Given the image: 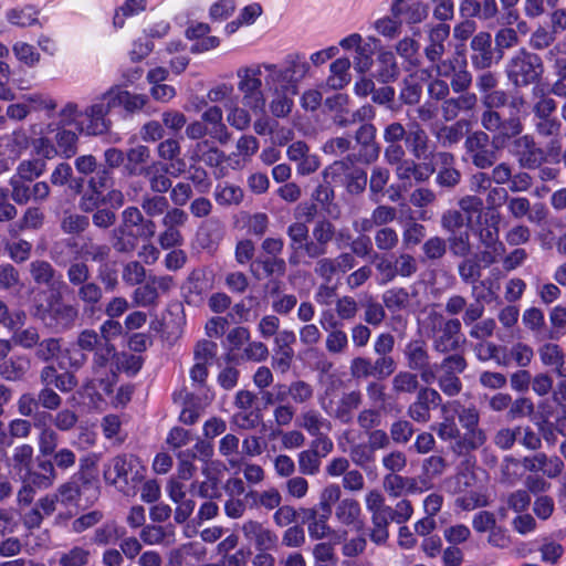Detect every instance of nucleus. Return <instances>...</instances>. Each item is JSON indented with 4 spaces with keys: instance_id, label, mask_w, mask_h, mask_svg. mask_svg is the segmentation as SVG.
I'll return each instance as SVG.
<instances>
[{
    "instance_id": "obj_1",
    "label": "nucleus",
    "mask_w": 566,
    "mask_h": 566,
    "mask_svg": "<svg viewBox=\"0 0 566 566\" xmlns=\"http://www.w3.org/2000/svg\"><path fill=\"white\" fill-rule=\"evenodd\" d=\"M157 231L156 222L146 218L135 206L125 208L122 212V223L112 231V248L117 253H132L138 241H149Z\"/></svg>"
},
{
    "instance_id": "obj_2",
    "label": "nucleus",
    "mask_w": 566,
    "mask_h": 566,
    "mask_svg": "<svg viewBox=\"0 0 566 566\" xmlns=\"http://www.w3.org/2000/svg\"><path fill=\"white\" fill-rule=\"evenodd\" d=\"M31 315L54 334L72 331L80 321V305L65 302L60 292L51 293L45 303L34 301Z\"/></svg>"
},
{
    "instance_id": "obj_3",
    "label": "nucleus",
    "mask_w": 566,
    "mask_h": 566,
    "mask_svg": "<svg viewBox=\"0 0 566 566\" xmlns=\"http://www.w3.org/2000/svg\"><path fill=\"white\" fill-rule=\"evenodd\" d=\"M258 67H260L265 88L272 94L284 92L297 94L298 83L310 70L308 63L298 54L289 55L281 65L261 63Z\"/></svg>"
},
{
    "instance_id": "obj_4",
    "label": "nucleus",
    "mask_w": 566,
    "mask_h": 566,
    "mask_svg": "<svg viewBox=\"0 0 566 566\" xmlns=\"http://www.w3.org/2000/svg\"><path fill=\"white\" fill-rule=\"evenodd\" d=\"M75 346L82 352L80 358H71L70 365L73 368H81L87 360V353H92L91 369L94 376H104L107 367L116 356V347L113 343L105 342L97 331L85 328L81 331L75 339Z\"/></svg>"
},
{
    "instance_id": "obj_5",
    "label": "nucleus",
    "mask_w": 566,
    "mask_h": 566,
    "mask_svg": "<svg viewBox=\"0 0 566 566\" xmlns=\"http://www.w3.org/2000/svg\"><path fill=\"white\" fill-rule=\"evenodd\" d=\"M423 327L437 354L452 355L461 347L462 323L457 317H446L442 313L431 310L423 322Z\"/></svg>"
},
{
    "instance_id": "obj_6",
    "label": "nucleus",
    "mask_w": 566,
    "mask_h": 566,
    "mask_svg": "<svg viewBox=\"0 0 566 566\" xmlns=\"http://www.w3.org/2000/svg\"><path fill=\"white\" fill-rule=\"evenodd\" d=\"M69 284L75 291V297L83 307V313L93 316L101 308L104 289L92 279V272L86 262H71L66 269Z\"/></svg>"
},
{
    "instance_id": "obj_7",
    "label": "nucleus",
    "mask_w": 566,
    "mask_h": 566,
    "mask_svg": "<svg viewBox=\"0 0 566 566\" xmlns=\"http://www.w3.org/2000/svg\"><path fill=\"white\" fill-rule=\"evenodd\" d=\"M543 73L542 57L526 49L518 50L507 60L505 65L506 78L515 88L538 83Z\"/></svg>"
},
{
    "instance_id": "obj_8",
    "label": "nucleus",
    "mask_w": 566,
    "mask_h": 566,
    "mask_svg": "<svg viewBox=\"0 0 566 566\" xmlns=\"http://www.w3.org/2000/svg\"><path fill=\"white\" fill-rule=\"evenodd\" d=\"M57 479V472L51 460L36 459L35 467L29 468L21 476V486L17 492V503L19 506H29L36 491H43L52 488Z\"/></svg>"
},
{
    "instance_id": "obj_9",
    "label": "nucleus",
    "mask_w": 566,
    "mask_h": 566,
    "mask_svg": "<svg viewBox=\"0 0 566 566\" xmlns=\"http://www.w3.org/2000/svg\"><path fill=\"white\" fill-rule=\"evenodd\" d=\"M463 146L468 160L479 170H485L497 163L504 145L499 137H491L484 130H472L465 136Z\"/></svg>"
},
{
    "instance_id": "obj_10",
    "label": "nucleus",
    "mask_w": 566,
    "mask_h": 566,
    "mask_svg": "<svg viewBox=\"0 0 566 566\" xmlns=\"http://www.w3.org/2000/svg\"><path fill=\"white\" fill-rule=\"evenodd\" d=\"M138 467V460L134 455H116L105 464L104 479L107 483L117 486L124 494H134L136 483L143 479Z\"/></svg>"
},
{
    "instance_id": "obj_11",
    "label": "nucleus",
    "mask_w": 566,
    "mask_h": 566,
    "mask_svg": "<svg viewBox=\"0 0 566 566\" xmlns=\"http://www.w3.org/2000/svg\"><path fill=\"white\" fill-rule=\"evenodd\" d=\"M238 90L242 94V104L252 113H263L266 97L262 88L263 80L260 67L256 65L243 66L237 71Z\"/></svg>"
},
{
    "instance_id": "obj_12",
    "label": "nucleus",
    "mask_w": 566,
    "mask_h": 566,
    "mask_svg": "<svg viewBox=\"0 0 566 566\" xmlns=\"http://www.w3.org/2000/svg\"><path fill=\"white\" fill-rule=\"evenodd\" d=\"M453 492L462 494L455 500L457 506L465 511L488 505V497L483 492V486L478 484L475 473L465 468L459 471L452 479Z\"/></svg>"
},
{
    "instance_id": "obj_13",
    "label": "nucleus",
    "mask_w": 566,
    "mask_h": 566,
    "mask_svg": "<svg viewBox=\"0 0 566 566\" xmlns=\"http://www.w3.org/2000/svg\"><path fill=\"white\" fill-rule=\"evenodd\" d=\"M87 459L82 460L81 469L67 482L62 483L56 489L55 495L63 504L76 503L85 491L92 492V502L98 496L97 480L94 474L87 470Z\"/></svg>"
},
{
    "instance_id": "obj_14",
    "label": "nucleus",
    "mask_w": 566,
    "mask_h": 566,
    "mask_svg": "<svg viewBox=\"0 0 566 566\" xmlns=\"http://www.w3.org/2000/svg\"><path fill=\"white\" fill-rule=\"evenodd\" d=\"M440 375L436 373V379L439 389L448 397L458 396L463 388L459 375L468 368V361L461 354L447 355L439 365Z\"/></svg>"
},
{
    "instance_id": "obj_15",
    "label": "nucleus",
    "mask_w": 566,
    "mask_h": 566,
    "mask_svg": "<svg viewBox=\"0 0 566 566\" xmlns=\"http://www.w3.org/2000/svg\"><path fill=\"white\" fill-rule=\"evenodd\" d=\"M409 370L419 374L420 380L430 385L436 379V369L431 365V355L427 343L421 339L409 340L402 350Z\"/></svg>"
},
{
    "instance_id": "obj_16",
    "label": "nucleus",
    "mask_w": 566,
    "mask_h": 566,
    "mask_svg": "<svg viewBox=\"0 0 566 566\" xmlns=\"http://www.w3.org/2000/svg\"><path fill=\"white\" fill-rule=\"evenodd\" d=\"M377 128L373 123H363L355 130L354 140L358 151L348 154L346 160L350 165L375 163L380 155V145L377 143Z\"/></svg>"
},
{
    "instance_id": "obj_17",
    "label": "nucleus",
    "mask_w": 566,
    "mask_h": 566,
    "mask_svg": "<svg viewBox=\"0 0 566 566\" xmlns=\"http://www.w3.org/2000/svg\"><path fill=\"white\" fill-rule=\"evenodd\" d=\"M480 125V130H484L489 135L493 134L492 137H499L501 145H505L523 130V125L518 118H504L499 111L492 108L482 111Z\"/></svg>"
},
{
    "instance_id": "obj_18",
    "label": "nucleus",
    "mask_w": 566,
    "mask_h": 566,
    "mask_svg": "<svg viewBox=\"0 0 566 566\" xmlns=\"http://www.w3.org/2000/svg\"><path fill=\"white\" fill-rule=\"evenodd\" d=\"M113 109L109 98L105 97V93L95 99V102L86 107L83 113L85 122H83V130L91 136L104 135L111 132L113 123L107 115Z\"/></svg>"
},
{
    "instance_id": "obj_19",
    "label": "nucleus",
    "mask_w": 566,
    "mask_h": 566,
    "mask_svg": "<svg viewBox=\"0 0 566 566\" xmlns=\"http://www.w3.org/2000/svg\"><path fill=\"white\" fill-rule=\"evenodd\" d=\"M174 285L169 275H149L145 284H139L133 291L132 300L136 306L156 307L160 293H168Z\"/></svg>"
},
{
    "instance_id": "obj_20",
    "label": "nucleus",
    "mask_w": 566,
    "mask_h": 566,
    "mask_svg": "<svg viewBox=\"0 0 566 566\" xmlns=\"http://www.w3.org/2000/svg\"><path fill=\"white\" fill-rule=\"evenodd\" d=\"M441 403V394L427 385L416 394L415 400L407 407V416L413 422L427 423L431 420V411Z\"/></svg>"
},
{
    "instance_id": "obj_21",
    "label": "nucleus",
    "mask_w": 566,
    "mask_h": 566,
    "mask_svg": "<svg viewBox=\"0 0 566 566\" xmlns=\"http://www.w3.org/2000/svg\"><path fill=\"white\" fill-rule=\"evenodd\" d=\"M512 151L522 168L534 169L539 167L543 160V150L537 147L531 135H517L513 137Z\"/></svg>"
},
{
    "instance_id": "obj_22",
    "label": "nucleus",
    "mask_w": 566,
    "mask_h": 566,
    "mask_svg": "<svg viewBox=\"0 0 566 566\" xmlns=\"http://www.w3.org/2000/svg\"><path fill=\"white\" fill-rule=\"evenodd\" d=\"M9 185L12 200L18 205H27L30 200L44 201L50 195V187L45 181L33 184V180H10Z\"/></svg>"
},
{
    "instance_id": "obj_23",
    "label": "nucleus",
    "mask_w": 566,
    "mask_h": 566,
    "mask_svg": "<svg viewBox=\"0 0 566 566\" xmlns=\"http://www.w3.org/2000/svg\"><path fill=\"white\" fill-rule=\"evenodd\" d=\"M521 464L525 471L531 473L543 472L549 479L557 478L564 470V462L560 458L556 455L548 457L544 452L524 457Z\"/></svg>"
},
{
    "instance_id": "obj_24",
    "label": "nucleus",
    "mask_w": 566,
    "mask_h": 566,
    "mask_svg": "<svg viewBox=\"0 0 566 566\" xmlns=\"http://www.w3.org/2000/svg\"><path fill=\"white\" fill-rule=\"evenodd\" d=\"M286 156L292 163L296 164L298 175H311L319 167L318 157L311 153L308 145L303 140H296L289 145Z\"/></svg>"
},
{
    "instance_id": "obj_25",
    "label": "nucleus",
    "mask_w": 566,
    "mask_h": 566,
    "mask_svg": "<svg viewBox=\"0 0 566 566\" xmlns=\"http://www.w3.org/2000/svg\"><path fill=\"white\" fill-rule=\"evenodd\" d=\"M241 530L245 539L253 543L256 551H270L277 544L276 534L258 521H245Z\"/></svg>"
},
{
    "instance_id": "obj_26",
    "label": "nucleus",
    "mask_w": 566,
    "mask_h": 566,
    "mask_svg": "<svg viewBox=\"0 0 566 566\" xmlns=\"http://www.w3.org/2000/svg\"><path fill=\"white\" fill-rule=\"evenodd\" d=\"M472 50L471 63L476 70H486L494 63L492 38L489 32L476 33L470 43Z\"/></svg>"
},
{
    "instance_id": "obj_27",
    "label": "nucleus",
    "mask_w": 566,
    "mask_h": 566,
    "mask_svg": "<svg viewBox=\"0 0 566 566\" xmlns=\"http://www.w3.org/2000/svg\"><path fill=\"white\" fill-rule=\"evenodd\" d=\"M507 211L514 219L527 218L530 222L541 223L546 218V210L543 203L533 207L526 197H510L505 201Z\"/></svg>"
},
{
    "instance_id": "obj_28",
    "label": "nucleus",
    "mask_w": 566,
    "mask_h": 566,
    "mask_svg": "<svg viewBox=\"0 0 566 566\" xmlns=\"http://www.w3.org/2000/svg\"><path fill=\"white\" fill-rule=\"evenodd\" d=\"M428 43L423 53L428 62L439 61L447 52V41L450 36V25L438 23L428 27Z\"/></svg>"
},
{
    "instance_id": "obj_29",
    "label": "nucleus",
    "mask_w": 566,
    "mask_h": 566,
    "mask_svg": "<svg viewBox=\"0 0 566 566\" xmlns=\"http://www.w3.org/2000/svg\"><path fill=\"white\" fill-rule=\"evenodd\" d=\"M105 97L109 98L113 108L122 106L129 114L142 111L149 102L146 94L132 93L119 86H112Z\"/></svg>"
},
{
    "instance_id": "obj_30",
    "label": "nucleus",
    "mask_w": 566,
    "mask_h": 566,
    "mask_svg": "<svg viewBox=\"0 0 566 566\" xmlns=\"http://www.w3.org/2000/svg\"><path fill=\"white\" fill-rule=\"evenodd\" d=\"M459 12L463 18L490 21L499 15L500 9L496 0H460Z\"/></svg>"
},
{
    "instance_id": "obj_31",
    "label": "nucleus",
    "mask_w": 566,
    "mask_h": 566,
    "mask_svg": "<svg viewBox=\"0 0 566 566\" xmlns=\"http://www.w3.org/2000/svg\"><path fill=\"white\" fill-rule=\"evenodd\" d=\"M350 98L345 93H336L324 101V106L331 115L332 123L338 128L350 127Z\"/></svg>"
},
{
    "instance_id": "obj_32",
    "label": "nucleus",
    "mask_w": 566,
    "mask_h": 566,
    "mask_svg": "<svg viewBox=\"0 0 566 566\" xmlns=\"http://www.w3.org/2000/svg\"><path fill=\"white\" fill-rule=\"evenodd\" d=\"M201 122L208 126L209 136L213 140L221 145H226L231 140V133L223 123V112L219 106L207 107L201 115Z\"/></svg>"
},
{
    "instance_id": "obj_33",
    "label": "nucleus",
    "mask_w": 566,
    "mask_h": 566,
    "mask_svg": "<svg viewBox=\"0 0 566 566\" xmlns=\"http://www.w3.org/2000/svg\"><path fill=\"white\" fill-rule=\"evenodd\" d=\"M406 142L415 159L426 160L431 156L430 137L419 123H411L409 125Z\"/></svg>"
},
{
    "instance_id": "obj_34",
    "label": "nucleus",
    "mask_w": 566,
    "mask_h": 566,
    "mask_svg": "<svg viewBox=\"0 0 566 566\" xmlns=\"http://www.w3.org/2000/svg\"><path fill=\"white\" fill-rule=\"evenodd\" d=\"M363 403V395L358 390L345 392L337 400L333 410L328 411L329 415L343 424H350L354 420L355 411Z\"/></svg>"
},
{
    "instance_id": "obj_35",
    "label": "nucleus",
    "mask_w": 566,
    "mask_h": 566,
    "mask_svg": "<svg viewBox=\"0 0 566 566\" xmlns=\"http://www.w3.org/2000/svg\"><path fill=\"white\" fill-rule=\"evenodd\" d=\"M296 426L312 437L328 432L332 429V422L314 408L303 409L296 418Z\"/></svg>"
},
{
    "instance_id": "obj_36",
    "label": "nucleus",
    "mask_w": 566,
    "mask_h": 566,
    "mask_svg": "<svg viewBox=\"0 0 566 566\" xmlns=\"http://www.w3.org/2000/svg\"><path fill=\"white\" fill-rule=\"evenodd\" d=\"M30 368V358L25 355H14L0 363V377L10 382L23 381Z\"/></svg>"
},
{
    "instance_id": "obj_37",
    "label": "nucleus",
    "mask_w": 566,
    "mask_h": 566,
    "mask_svg": "<svg viewBox=\"0 0 566 566\" xmlns=\"http://www.w3.org/2000/svg\"><path fill=\"white\" fill-rule=\"evenodd\" d=\"M452 411L457 415L459 423L465 430L464 433H480L482 439L486 440V433L479 427L480 412L475 406H464L460 401L454 400L448 403Z\"/></svg>"
},
{
    "instance_id": "obj_38",
    "label": "nucleus",
    "mask_w": 566,
    "mask_h": 566,
    "mask_svg": "<svg viewBox=\"0 0 566 566\" xmlns=\"http://www.w3.org/2000/svg\"><path fill=\"white\" fill-rule=\"evenodd\" d=\"M391 12L396 18H402L407 23L416 24L428 15V6L417 0H395Z\"/></svg>"
},
{
    "instance_id": "obj_39",
    "label": "nucleus",
    "mask_w": 566,
    "mask_h": 566,
    "mask_svg": "<svg viewBox=\"0 0 566 566\" xmlns=\"http://www.w3.org/2000/svg\"><path fill=\"white\" fill-rule=\"evenodd\" d=\"M180 153V144L175 138L161 139L157 146L158 157L169 163L167 166L172 169V176H178L185 171L186 163L179 159Z\"/></svg>"
},
{
    "instance_id": "obj_40",
    "label": "nucleus",
    "mask_w": 566,
    "mask_h": 566,
    "mask_svg": "<svg viewBox=\"0 0 566 566\" xmlns=\"http://www.w3.org/2000/svg\"><path fill=\"white\" fill-rule=\"evenodd\" d=\"M171 168L167 165L159 168V163L153 161L144 171L151 193L164 195L168 192L172 186L171 179L167 176Z\"/></svg>"
},
{
    "instance_id": "obj_41",
    "label": "nucleus",
    "mask_w": 566,
    "mask_h": 566,
    "mask_svg": "<svg viewBox=\"0 0 566 566\" xmlns=\"http://www.w3.org/2000/svg\"><path fill=\"white\" fill-rule=\"evenodd\" d=\"M415 371L400 370L391 379V392L397 397L417 394L423 387Z\"/></svg>"
},
{
    "instance_id": "obj_42",
    "label": "nucleus",
    "mask_w": 566,
    "mask_h": 566,
    "mask_svg": "<svg viewBox=\"0 0 566 566\" xmlns=\"http://www.w3.org/2000/svg\"><path fill=\"white\" fill-rule=\"evenodd\" d=\"M475 358L481 363L494 360L497 366L507 367L510 358L506 355L501 356V352H505L506 347H502L493 342H478L472 345Z\"/></svg>"
},
{
    "instance_id": "obj_43",
    "label": "nucleus",
    "mask_w": 566,
    "mask_h": 566,
    "mask_svg": "<svg viewBox=\"0 0 566 566\" xmlns=\"http://www.w3.org/2000/svg\"><path fill=\"white\" fill-rule=\"evenodd\" d=\"M139 536L147 545H170L175 542V528L172 525L148 524L142 528Z\"/></svg>"
},
{
    "instance_id": "obj_44",
    "label": "nucleus",
    "mask_w": 566,
    "mask_h": 566,
    "mask_svg": "<svg viewBox=\"0 0 566 566\" xmlns=\"http://www.w3.org/2000/svg\"><path fill=\"white\" fill-rule=\"evenodd\" d=\"M259 269H262L265 277L283 276L286 273V262L283 258L260 255L250 264V272L259 277Z\"/></svg>"
},
{
    "instance_id": "obj_45",
    "label": "nucleus",
    "mask_w": 566,
    "mask_h": 566,
    "mask_svg": "<svg viewBox=\"0 0 566 566\" xmlns=\"http://www.w3.org/2000/svg\"><path fill=\"white\" fill-rule=\"evenodd\" d=\"M150 149L145 145L129 148L126 153V170L130 176H143L150 160Z\"/></svg>"
},
{
    "instance_id": "obj_46",
    "label": "nucleus",
    "mask_w": 566,
    "mask_h": 566,
    "mask_svg": "<svg viewBox=\"0 0 566 566\" xmlns=\"http://www.w3.org/2000/svg\"><path fill=\"white\" fill-rule=\"evenodd\" d=\"M32 281L38 285L51 287L60 277L55 268L45 260H34L29 265Z\"/></svg>"
},
{
    "instance_id": "obj_47",
    "label": "nucleus",
    "mask_w": 566,
    "mask_h": 566,
    "mask_svg": "<svg viewBox=\"0 0 566 566\" xmlns=\"http://www.w3.org/2000/svg\"><path fill=\"white\" fill-rule=\"evenodd\" d=\"M458 275L464 284H475L484 286L485 282L481 281L482 265L478 259V255H469L463 258L457 266Z\"/></svg>"
},
{
    "instance_id": "obj_48",
    "label": "nucleus",
    "mask_w": 566,
    "mask_h": 566,
    "mask_svg": "<svg viewBox=\"0 0 566 566\" xmlns=\"http://www.w3.org/2000/svg\"><path fill=\"white\" fill-rule=\"evenodd\" d=\"M350 61L347 57L335 60L329 65L331 75L326 80V85L332 90H342L350 82L349 74Z\"/></svg>"
},
{
    "instance_id": "obj_49",
    "label": "nucleus",
    "mask_w": 566,
    "mask_h": 566,
    "mask_svg": "<svg viewBox=\"0 0 566 566\" xmlns=\"http://www.w3.org/2000/svg\"><path fill=\"white\" fill-rule=\"evenodd\" d=\"M382 302L391 313L407 311L411 304V294L405 287H392L382 294Z\"/></svg>"
},
{
    "instance_id": "obj_50",
    "label": "nucleus",
    "mask_w": 566,
    "mask_h": 566,
    "mask_svg": "<svg viewBox=\"0 0 566 566\" xmlns=\"http://www.w3.org/2000/svg\"><path fill=\"white\" fill-rule=\"evenodd\" d=\"M245 499H251L255 506H260L268 511L277 509L282 503V495L274 486L263 491L250 490L247 492Z\"/></svg>"
},
{
    "instance_id": "obj_51",
    "label": "nucleus",
    "mask_w": 566,
    "mask_h": 566,
    "mask_svg": "<svg viewBox=\"0 0 566 566\" xmlns=\"http://www.w3.org/2000/svg\"><path fill=\"white\" fill-rule=\"evenodd\" d=\"M12 332L11 344L13 346L21 347L23 349H33L39 339L41 338L39 329L35 326H29L25 328L17 327V322L13 323V328H9Z\"/></svg>"
},
{
    "instance_id": "obj_52",
    "label": "nucleus",
    "mask_w": 566,
    "mask_h": 566,
    "mask_svg": "<svg viewBox=\"0 0 566 566\" xmlns=\"http://www.w3.org/2000/svg\"><path fill=\"white\" fill-rule=\"evenodd\" d=\"M169 208V200L163 195L146 192L140 201V211L143 214L151 219L163 216Z\"/></svg>"
},
{
    "instance_id": "obj_53",
    "label": "nucleus",
    "mask_w": 566,
    "mask_h": 566,
    "mask_svg": "<svg viewBox=\"0 0 566 566\" xmlns=\"http://www.w3.org/2000/svg\"><path fill=\"white\" fill-rule=\"evenodd\" d=\"M360 513L361 509L358 501L352 497H346L338 502L335 516L340 524L349 526L359 522Z\"/></svg>"
},
{
    "instance_id": "obj_54",
    "label": "nucleus",
    "mask_w": 566,
    "mask_h": 566,
    "mask_svg": "<svg viewBox=\"0 0 566 566\" xmlns=\"http://www.w3.org/2000/svg\"><path fill=\"white\" fill-rule=\"evenodd\" d=\"M62 352V338L59 337H46L43 339H39V344H36L34 348V357L39 361L44 364L53 361L55 358L60 356Z\"/></svg>"
},
{
    "instance_id": "obj_55",
    "label": "nucleus",
    "mask_w": 566,
    "mask_h": 566,
    "mask_svg": "<svg viewBox=\"0 0 566 566\" xmlns=\"http://www.w3.org/2000/svg\"><path fill=\"white\" fill-rule=\"evenodd\" d=\"M379 66L376 78L380 83H390L398 78L400 74L399 66L392 52H382L378 57Z\"/></svg>"
},
{
    "instance_id": "obj_56",
    "label": "nucleus",
    "mask_w": 566,
    "mask_h": 566,
    "mask_svg": "<svg viewBox=\"0 0 566 566\" xmlns=\"http://www.w3.org/2000/svg\"><path fill=\"white\" fill-rule=\"evenodd\" d=\"M298 471L303 475L314 476L321 471V453L316 449L303 450L297 454Z\"/></svg>"
},
{
    "instance_id": "obj_57",
    "label": "nucleus",
    "mask_w": 566,
    "mask_h": 566,
    "mask_svg": "<svg viewBox=\"0 0 566 566\" xmlns=\"http://www.w3.org/2000/svg\"><path fill=\"white\" fill-rule=\"evenodd\" d=\"M203 472L207 473V480L201 482L193 481L190 484V492L205 500L220 497L219 479L216 475L210 474L207 470Z\"/></svg>"
},
{
    "instance_id": "obj_58",
    "label": "nucleus",
    "mask_w": 566,
    "mask_h": 566,
    "mask_svg": "<svg viewBox=\"0 0 566 566\" xmlns=\"http://www.w3.org/2000/svg\"><path fill=\"white\" fill-rule=\"evenodd\" d=\"M390 172L387 168L376 166L371 170L369 179V197L374 202H379L384 197L385 187L389 181Z\"/></svg>"
},
{
    "instance_id": "obj_59",
    "label": "nucleus",
    "mask_w": 566,
    "mask_h": 566,
    "mask_svg": "<svg viewBox=\"0 0 566 566\" xmlns=\"http://www.w3.org/2000/svg\"><path fill=\"white\" fill-rule=\"evenodd\" d=\"M349 460L360 469L367 470L375 463V451L366 442L354 443L349 449Z\"/></svg>"
},
{
    "instance_id": "obj_60",
    "label": "nucleus",
    "mask_w": 566,
    "mask_h": 566,
    "mask_svg": "<svg viewBox=\"0 0 566 566\" xmlns=\"http://www.w3.org/2000/svg\"><path fill=\"white\" fill-rule=\"evenodd\" d=\"M294 95L295 94H292L291 92L272 94V98L269 103V109L272 116L275 118L287 117L292 113L294 106Z\"/></svg>"
},
{
    "instance_id": "obj_61",
    "label": "nucleus",
    "mask_w": 566,
    "mask_h": 566,
    "mask_svg": "<svg viewBox=\"0 0 566 566\" xmlns=\"http://www.w3.org/2000/svg\"><path fill=\"white\" fill-rule=\"evenodd\" d=\"M415 427L410 420L399 418L390 423L389 436L396 444H407L415 434Z\"/></svg>"
},
{
    "instance_id": "obj_62",
    "label": "nucleus",
    "mask_w": 566,
    "mask_h": 566,
    "mask_svg": "<svg viewBox=\"0 0 566 566\" xmlns=\"http://www.w3.org/2000/svg\"><path fill=\"white\" fill-rule=\"evenodd\" d=\"M312 239L328 249L336 239V227L327 218L318 219L312 229Z\"/></svg>"
},
{
    "instance_id": "obj_63",
    "label": "nucleus",
    "mask_w": 566,
    "mask_h": 566,
    "mask_svg": "<svg viewBox=\"0 0 566 566\" xmlns=\"http://www.w3.org/2000/svg\"><path fill=\"white\" fill-rule=\"evenodd\" d=\"M60 227L66 234H80L88 229L90 219L84 214L65 211L61 219Z\"/></svg>"
},
{
    "instance_id": "obj_64",
    "label": "nucleus",
    "mask_w": 566,
    "mask_h": 566,
    "mask_svg": "<svg viewBox=\"0 0 566 566\" xmlns=\"http://www.w3.org/2000/svg\"><path fill=\"white\" fill-rule=\"evenodd\" d=\"M91 558V552L82 546H73L67 552L61 554L59 558L60 566H87Z\"/></svg>"
}]
</instances>
